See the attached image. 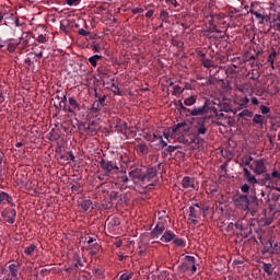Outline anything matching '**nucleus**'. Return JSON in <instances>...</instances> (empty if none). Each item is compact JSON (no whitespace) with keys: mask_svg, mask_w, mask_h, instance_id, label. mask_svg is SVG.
<instances>
[{"mask_svg":"<svg viewBox=\"0 0 280 280\" xmlns=\"http://www.w3.org/2000/svg\"><path fill=\"white\" fill-rule=\"evenodd\" d=\"M243 172L249 185H257V178L255 177V175L250 174V171H248V168H243Z\"/></svg>","mask_w":280,"mask_h":280,"instance_id":"1a4fd4ad","label":"nucleus"},{"mask_svg":"<svg viewBox=\"0 0 280 280\" xmlns=\"http://www.w3.org/2000/svg\"><path fill=\"white\" fill-rule=\"evenodd\" d=\"M262 270L268 275H272V265L271 264H264Z\"/></svg>","mask_w":280,"mask_h":280,"instance_id":"393cba45","label":"nucleus"},{"mask_svg":"<svg viewBox=\"0 0 280 280\" xmlns=\"http://www.w3.org/2000/svg\"><path fill=\"white\" fill-rule=\"evenodd\" d=\"M68 108L67 113H70L71 115H75V113H79L80 110V103L74 97L68 98Z\"/></svg>","mask_w":280,"mask_h":280,"instance_id":"39448f33","label":"nucleus"},{"mask_svg":"<svg viewBox=\"0 0 280 280\" xmlns=\"http://www.w3.org/2000/svg\"><path fill=\"white\" fill-rule=\"evenodd\" d=\"M278 139H279V141H280V132L278 133Z\"/></svg>","mask_w":280,"mask_h":280,"instance_id":"338daca9","label":"nucleus"},{"mask_svg":"<svg viewBox=\"0 0 280 280\" xmlns=\"http://www.w3.org/2000/svg\"><path fill=\"white\" fill-rule=\"evenodd\" d=\"M88 244H93V238H90V240L88 241Z\"/></svg>","mask_w":280,"mask_h":280,"instance_id":"13d9d810","label":"nucleus"},{"mask_svg":"<svg viewBox=\"0 0 280 280\" xmlns=\"http://www.w3.org/2000/svg\"><path fill=\"white\" fill-rule=\"evenodd\" d=\"M164 138H166L167 141H170V139H172V136H170V133H164Z\"/></svg>","mask_w":280,"mask_h":280,"instance_id":"864d4df0","label":"nucleus"},{"mask_svg":"<svg viewBox=\"0 0 280 280\" xmlns=\"http://www.w3.org/2000/svg\"><path fill=\"white\" fill-rule=\"evenodd\" d=\"M159 139H160V141H161L163 148H166L167 142H165V141L163 140V137H160Z\"/></svg>","mask_w":280,"mask_h":280,"instance_id":"49530a36","label":"nucleus"},{"mask_svg":"<svg viewBox=\"0 0 280 280\" xmlns=\"http://www.w3.org/2000/svg\"><path fill=\"white\" fill-rule=\"evenodd\" d=\"M101 167L106 172V174H110V172L119 170V166H117L116 163L105 160L101 161Z\"/></svg>","mask_w":280,"mask_h":280,"instance_id":"423d86ee","label":"nucleus"},{"mask_svg":"<svg viewBox=\"0 0 280 280\" xmlns=\"http://www.w3.org/2000/svg\"><path fill=\"white\" fill-rule=\"evenodd\" d=\"M171 1V3H172V5H174V8H178V1H176V0H170Z\"/></svg>","mask_w":280,"mask_h":280,"instance_id":"a18cd8bd","label":"nucleus"},{"mask_svg":"<svg viewBox=\"0 0 280 280\" xmlns=\"http://www.w3.org/2000/svg\"><path fill=\"white\" fill-rule=\"evenodd\" d=\"M12 202V197L7 192L0 191V205H10Z\"/></svg>","mask_w":280,"mask_h":280,"instance_id":"9b49d317","label":"nucleus"},{"mask_svg":"<svg viewBox=\"0 0 280 280\" xmlns=\"http://www.w3.org/2000/svg\"><path fill=\"white\" fill-rule=\"evenodd\" d=\"M250 14H254L256 19H264V15L257 11H255V2L250 4Z\"/></svg>","mask_w":280,"mask_h":280,"instance_id":"6ab92c4d","label":"nucleus"},{"mask_svg":"<svg viewBox=\"0 0 280 280\" xmlns=\"http://www.w3.org/2000/svg\"><path fill=\"white\" fill-rule=\"evenodd\" d=\"M234 202L238 207V209H242L243 211H246V209H248V205H250L248 196L246 195L238 196Z\"/></svg>","mask_w":280,"mask_h":280,"instance_id":"20e7f679","label":"nucleus"},{"mask_svg":"<svg viewBox=\"0 0 280 280\" xmlns=\"http://www.w3.org/2000/svg\"><path fill=\"white\" fill-rule=\"evenodd\" d=\"M81 207H82L83 211H89V209H91V207H93V202L91 200H84L81 203Z\"/></svg>","mask_w":280,"mask_h":280,"instance_id":"4be33fe9","label":"nucleus"},{"mask_svg":"<svg viewBox=\"0 0 280 280\" xmlns=\"http://www.w3.org/2000/svg\"><path fill=\"white\" fill-rule=\"evenodd\" d=\"M237 91H240V93H243V95H248V93H250V90L248 89V85H246V84L238 85Z\"/></svg>","mask_w":280,"mask_h":280,"instance_id":"412c9836","label":"nucleus"},{"mask_svg":"<svg viewBox=\"0 0 280 280\" xmlns=\"http://www.w3.org/2000/svg\"><path fill=\"white\" fill-rule=\"evenodd\" d=\"M114 224H119V220L115 219Z\"/></svg>","mask_w":280,"mask_h":280,"instance_id":"bf43d9fd","label":"nucleus"},{"mask_svg":"<svg viewBox=\"0 0 280 280\" xmlns=\"http://www.w3.org/2000/svg\"><path fill=\"white\" fill-rule=\"evenodd\" d=\"M243 172L249 185H257V178L255 177V175L250 174V171H248V168H243Z\"/></svg>","mask_w":280,"mask_h":280,"instance_id":"9d476101","label":"nucleus"},{"mask_svg":"<svg viewBox=\"0 0 280 280\" xmlns=\"http://www.w3.org/2000/svg\"><path fill=\"white\" fill-rule=\"evenodd\" d=\"M139 250H140V253H143V247L140 246V247H139Z\"/></svg>","mask_w":280,"mask_h":280,"instance_id":"e2e57ef3","label":"nucleus"},{"mask_svg":"<svg viewBox=\"0 0 280 280\" xmlns=\"http://www.w3.org/2000/svg\"><path fill=\"white\" fill-rule=\"evenodd\" d=\"M173 242L176 246H185V242L182 238H174Z\"/></svg>","mask_w":280,"mask_h":280,"instance_id":"2f4dec72","label":"nucleus"},{"mask_svg":"<svg viewBox=\"0 0 280 280\" xmlns=\"http://www.w3.org/2000/svg\"><path fill=\"white\" fill-rule=\"evenodd\" d=\"M174 237H176V234H174V232L166 231L164 235L161 237V241L167 243V242H172Z\"/></svg>","mask_w":280,"mask_h":280,"instance_id":"ddd939ff","label":"nucleus"},{"mask_svg":"<svg viewBox=\"0 0 280 280\" xmlns=\"http://www.w3.org/2000/svg\"><path fill=\"white\" fill-rule=\"evenodd\" d=\"M260 110H261L262 115H268V113H270V108L267 107L266 105H261Z\"/></svg>","mask_w":280,"mask_h":280,"instance_id":"f704fd0d","label":"nucleus"},{"mask_svg":"<svg viewBox=\"0 0 280 280\" xmlns=\"http://www.w3.org/2000/svg\"><path fill=\"white\" fill-rule=\"evenodd\" d=\"M192 117H199L200 115H205V107H196L190 112Z\"/></svg>","mask_w":280,"mask_h":280,"instance_id":"f3484780","label":"nucleus"},{"mask_svg":"<svg viewBox=\"0 0 280 280\" xmlns=\"http://www.w3.org/2000/svg\"><path fill=\"white\" fill-rule=\"evenodd\" d=\"M78 1H80V0H68L67 3L69 5H73V4L78 3Z\"/></svg>","mask_w":280,"mask_h":280,"instance_id":"37998d69","label":"nucleus"},{"mask_svg":"<svg viewBox=\"0 0 280 280\" xmlns=\"http://www.w3.org/2000/svg\"><path fill=\"white\" fill-rule=\"evenodd\" d=\"M163 231H165V226L156 225L155 229H153L152 231L153 237H159L161 234H163Z\"/></svg>","mask_w":280,"mask_h":280,"instance_id":"2eb2a0df","label":"nucleus"},{"mask_svg":"<svg viewBox=\"0 0 280 280\" xmlns=\"http://www.w3.org/2000/svg\"><path fill=\"white\" fill-rule=\"evenodd\" d=\"M145 178H154V172H152L151 170L148 171V175L145 176Z\"/></svg>","mask_w":280,"mask_h":280,"instance_id":"79ce46f5","label":"nucleus"},{"mask_svg":"<svg viewBox=\"0 0 280 280\" xmlns=\"http://www.w3.org/2000/svg\"><path fill=\"white\" fill-rule=\"evenodd\" d=\"M197 132H198V135H207V129L205 128V125H200L197 128Z\"/></svg>","mask_w":280,"mask_h":280,"instance_id":"c756f323","label":"nucleus"},{"mask_svg":"<svg viewBox=\"0 0 280 280\" xmlns=\"http://www.w3.org/2000/svg\"><path fill=\"white\" fill-rule=\"evenodd\" d=\"M242 104L241 106H243V108H246L248 102H250V98L248 96H245L241 100Z\"/></svg>","mask_w":280,"mask_h":280,"instance_id":"7c9ffc66","label":"nucleus"},{"mask_svg":"<svg viewBox=\"0 0 280 280\" xmlns=\"http://www.w3.org/2000/svg\"><path fill=\"white\" fill-rule=\"evenodd\" d=\"M100 49H102V47L100 45H94L93 46L94 51H100Z\"/></svg>","mask_w":280,"mask_h":280,"instance_id":"de8ad7c7","label":"nucleus"},{"mask_svg":"<svg viewBox=\"0 0 280 280\" xmlns=\"http://www.w3.org/2000/svg\"><path fill=\"white\" fill-rule=\"evenodd\" d=\"M89 62L92 65V67H97V61L93 57L89 58Z\"/></svg>","mask_w":280,"mask_h":280,"instance_id":"ea45409f","label":"nucleus"},{"mask_svg":"<svg viewBox=\"0 0 280 280\" xmlns=\"http://www.w3.org/2000/svg\"><path fill=\"white\" fill-rule=\"evenodd\" d=\"M21 145H23V143H21V142H18V143L15 144V147H18V148H21Z\"/></svg>","mask_w":280,"mask_h":280,"instance_id":"6e6d98bb","label":"nucleus"},{"mask_svg":"<svg viewBox=\"0 0 280 280\" xmlns=\"http://www.w3.org/2000/svg\"><path fill=\"white\" fill-rule=\"evenodd\" d=\"M209 209L200 207V205L196 203L195 206L189 208V219L194 224H198V220L200 218H205Z\"/></svg>","mask_w":280,"mask_h":280,"instance_id":"f257e3e1","label":"nucleus"},{"mask_svg":"<svg viewBox=\"0 0 280 280\" xmlns=\"http://www.w3.org/2000/svg\"><path fill=\"white\" fill-rule=\"evenodd\" d=\"M249 189H250V186H248L247 184H244V185L242 186V191H243L244 194H248Z\"/></svg>","mask_w":280,"mask_h":280,"instance_id":"4c0bfd02","label":"nucleus"},{"mask_svg":"<svg viewBox=\"0 0 280 280\" xmlns=\"http://www.w3.org/2000/svg\"><path fill=\"white\" fill-rule=\"evenodd\" d=\"M184 126H187V124L180 122V124H177L176 126H174L172 128V136L174 137L176 135V132H178L180 130V128H183Z\"/></svg>","mask_w":280,"mask_h":280,"instance_id":"5701e85b","label":"nucleus"},{"mask_svg":"<svg viewBox=\"0 0 280 280\" xmlns=\"http://www.w3.org/2000/svg\"><path fill=\"white\" fill-rule=\"evenodd\" d=\"M213 63L211 62V60L205 59L203 60V67H206L207 69H209Z\"/></svg>","mask_w":280,"mask_h":280,"instance_id":"e433bc0d","label":"nucleus"},{"mask_svg":"<svg viewBox=\"0 0 280 280\" xmlns=\"http://www.w3.org/2000/svg\"><path fill=\"white\" fill-rule=\"evenodd\" d=\"M250 102H252V104L254 106H258L259 105V100H257V97H255V96L250 98Z\"/></svg>","mask_w":280,"mask_h":280,"instance_id":"a19ab883","label":"nucleus"},{"mask_svg":"<svg viewBox=\"0 0 280 280\" xmlns=\"http://www.w3.org/2000/svg\"><path fill=\"white\" fill-rule=\"evenodd\" d=\"M264 180L269 185H276L280 180V172L273 168L271 174H265Z\"/></svg>","mask_w":280,"mask_h":280,"instance_id":"7ed1b4c3","label":"nucleus"},{"mask_svg":"<svg viewBox=\"0 0 280 280\" xmlns=\"http://www.w3.org/2000/svg\"><path fill=\"white\" fill-rule=\"evenodd\" d=\"M254 124H264V118L261 115L256 114L253 118Z\"/></svg>","mask_w":280,"mask_h":280,"instance_id":"c85d7f7f","label":"nucleus"},{"mask_svg":"<svg viewBox=\"0 0 280 280\" xmlns=\"http://www.w3.org/2000/svg\"><path fill=\"white\" fill-rule=\"evenodd\" d=\"M1 280H12V279H10V278H5V279H1Z\"/></svg>","mask_w":280,"mask_h":280,"instance_id":"69168bd1","label":"nucleus"},{"mask_svg":"<svg viewBox=\"0 0 280 280\" xmlns=\"http://www.w3.org/2000/svg\"><path fill=\"white\" fill-rule=\"evenodd\" d=\"M2 215L5 222H9V224H14V220H16V210L10 209L8 211L2 212Z\"/></svg>","mask_w":280,"mask_h":280,"instance_id":"0eeeda50","label":"nucleus"},{"mask_svg":"<svg viewBox=\"0 0 280 280\" xmlns=\"http://www.w3.org/2000/svg\"><path fill=\"white\" fill-rule=\"evenodd\" d=\"M276 58H277V50L272 49L271 54L268 57V62L270 63L271 69H275Z\"/></svg>","mask_w":280,"mask_h":280,"instance_id":"a211bd4d","label":"nucleus"},{"mask_svg":"<svg viewBox=\"0 0 280 280\" xmlns=\"http://www.w3.org/2000/svg\"><path fill=\"white\" fill-rule=\"evenodd\" d=\"M5 102V96H3V93L0 91V104H3Z\"/></svg>","mask_w":280,"mask_h":280,"instance_id":"c03bdc74","label":"nucleus"},{"mask_svg":"<svg viewBox=\"0 0 280 280\" xmlns=\"http://www.w3.org/2000/svg\"><path fill=\"white\" fill-rule=\"evenodd\" d=\"M3 163V156L0 155V165Z\"/></svg>","mask_w":280,"mask_h":280,"instance_id":"680f3d73","label":"nucleus"},{"mask_svg":"<svg viewBox=\"0 0 280 280\" xmlns=\"http://www.w3.org/2000/svg\"><path fill=\"white\" fill-rule=\"evenodd\" d=\"M70 159H71V161H73V160H74V158H73V153H70Z\"/></svg>","mask_w":280,"mask_h":280,"instance_id":"052dcab7","label":"nucleus"},{"mask_svg":"<svg viewBox=\"0 0 280 280\" xmlns=\"http://www.w3.org/2000/svg\"><path fill=\"white\" fill-rule=\"evenodd\" d=\"M96 102H101V104H104V102H106V96L101 97V98L97 100Z\"/></svg>","mask_w":280,"mask_h":280,"instance_id":"8fccbe9b","label":"nucleus"},{"mask_svg":"<svg viewBox=\"0 0 280 280\" xmlns=\"http://www.w3.org/2000/svg\"><path fill=\"white\" fill-rule=\"evenodd\" d=\"M37 43H47V35H38Z\"/></svg>","mask_w":280,"mask_h":280,"instance_id":"473e14b6","label":"nucleus"},{"mask_svg":"<svg viewBox=\"0 0 280 280\" xmlns=\"http://www.w3.org/2000/svg\"><path fill=\"white\" fill-rule=\"evenodd\" d=\"M92 58L97 61V60L102 59V56H100V55H94V56H92Z\"/></svg>","mask_w":280,"mask_h":280,"instance_id":"3c124183","label":"nucleus"},{"mask_svg":"<svg viewBox=\"0 0 280 280\" xmlns=\"http://www.w3.org/2000/svg\"><path fill=\"white\" fill-rule=\"evenodd\" d=\"M244 222H245L244 220H241V221L236 222L235 226L238 231L248 230V225H246Z\"/></svg>","mask_w":280,"mask_h":280,"instance_id":"aec40b11","label":"nucleus"},{"mask_svg":"<svg viewBox=\"0 0 280 280\" xmlns=\"http://www.w3.org/2000/svg\"><path fill=\"white\" fill-rule=\"evenodd\" d=\"M153 12L152 11H148L145 16H148L150 19V16H152Z\"/></svg>","mask_w":280,"mask_h":280,"instance_id":"5fc2aeb1","label":"nucleus"},{"mask_svg":"<svg viewBox=\"0 0 280 280\" xmlns=\"http://www.w3.org/2000/svg\"><path fill=\"white\" fill-rule=\"evenodd\" d=\"M122 183H128V176L120 177Z\"/></svg>","mask_w":280,"mask_h":280,"instance_id":"603ef678","label":"nucleus"},{"mask_svg":"<svg viewBox=\"0 0 280 280\" xmlns=\"http://www.w3.org/2000/svg\"><path fill=\"white\" fill-rule=\"evenodd\" d=\"M35 250H36V246L30 245L28 247L25 248L24 253L25 255L30 256V255H34Z\"/></svg>","mask_w":280,"mask_h":280,"instance_id":"a878e982","label":"nucleus"},{"mask_svg":"<svg viewBox=\"0 0 280 280\" xmlns=\"http://www.w3.org/2000/svg\"><path fill=\"white\" fill-rule=\"evenodd\" d=\"M1 21H3V16H2V15H0V22H1Z\"/></svg>","mask_w":280,"mask_h":280,"instance_id":"0e129e2a","label":"nucleus"},{"mask_svg":"<svg viewBox=\"0 0 280 280\" xmlns=\"http://www.w3.org/2000/svg\"><path fill=\"white\" fill-rule=\"evenodd\" d=\"M80 36H89V32L84 28L79 30Z\"/></svg>","mask_w":280,"mask_h":280,"instance_id":"58836bf2","label":"nucleus"},{"mask_svg":"<svg viewBox=\"0 0 280 280\" xmlns=\"http://www.w3.org/2000/svg\"><path fill=\"white\" fill-rule=\"evenodd\" d=\"M247 233H252L250 229L247 231Z\"/></svg>","mask_w":280,"mask_h":280,"instance_id":"774afa93","label":"nucleus"},{"mask_svg":"<svg viewBox=\"0 0 280 280\" xmlns=\"http://www.w3.org/2000/svg\"><path fill=\"white\" fill-rule=\"evenodd\" d=\"M59 108H62L67 113V96H63L62 100L59 102Z\"/></svg>","mask_w":280,"mask_h":280,"instance_id":"bb28decb","label":"nucleus"},{"mask_svg":"<svg viewBox=\"0 0 280 280\" xmlns=\"http://www.w3.org/2000/svg\"><path fill=\"white\" fill-rule=\"evenodd\" d=\"M102 108H104V104H102V102L100 101H94L90 113H100V110H102Z\"/></svg>","mask_w":280,"mask_h":280,"instance_id":"f8f14e48","label":"nucleus"},{"mask_svg":"<svg viewBox=\"0 0 280 280\" xmlns=\"http://www.w3.org/2000/svg\"><path fill=\"white\" fill-rule=\"evenodd\" d=\"M132 279V273H122L120 280H130Z\"/></svg>","mask_w":280,"mask_h":280,"instance_id":"c9c22d12","label":"nucleus"},{"mask_svg":"<svg viewBox=\"0 0 280 280\" xmlns=\"http://www.w3.org/2000/svg\"><path fill=\"white\" fill-rule=\"evenodd\" d=\"M184 104L186 106H194V104H196V96H189L184 101Z\"/></svg>","mask_w":280,"mask_h":280,"instance_id":"b1692460","label":"nucleus"},{"mask_svg":"<svg viewBox=\"0 0 280 280\" xmlns=\"http://www.w3.org/2000/svg\"><path fill=\"white\" fill-rule=\"evenodd\" d=\"M36 56H37V58H43V52H39Z\"/></svg>","mask_w":280,"mask_h":280,"instance_id":"4d7b16f0","label":"nucleus"},{"mask_svg":"<svg viewBox=\"0 0 280 280\" xmlns=\"http://www.w3.org/2000/svg\"><path fill=\"white\" fill-rule=\"evenodd\" d=\"M182 185L184 189H188V191H192V189H196V186L194 185V180L189 177H184Z\"/></svg>","mask_w":280,"mask_h":280,"instance_id":"6e6552de","label":"nucleus"},{"mask_svg":"<svg viewBox=\"0 0 280 280\" xmlns=\"http://www.w3.org/2000/svg\"><path fill=\"white\" fill-rule=\"evenodd\" d=\"M190 266L187 262H184L179 269L182 272H187V270H189Z\"/></svg>","mask_w":280,"mask_h":280,"instance_id":"72a5a7b5","label":"nucleus"},{"mask_svg":"<svg viewBox=\"0 0 280 280\" xmlns=\"http://www.w3.org/2000/svg\"><path fill=\"white\" fill-rule=\"evenodd\" d=\"M136 150L139 152V154H148V145H145V143L137 144Z\"/></svg>","mask_w":280,"mask_h":280,"instance_id":"dca6fc26","label":"nucleus"},{"mask_svg":"<svg viewBox=\"0 0 280 280\" xmlns=\"http://www.w3.org/2000/svg\"><path fill=\"white\" fill-rule=\"evenodd\" d=\"M190 268H191V272H196V270H198L196 267V264L190 265Z\"/></svg>","mask_w":280,"mask_h":280,"instance_id":"09e8293b","label":"nucleus"},{"mask_svg":"<svg viewBox=\"0 0 280 280\" xmlns=\"http://www.w3.org/2000/svg\"><path fill=\"white\" fill-rule=\"evenodd\" d=\"M10 275L13 279H16L19 277V266L12 264L9 266Z\"/></svg>","mask_w":280,"mask_h":280,"instance_id":"4468645a","label":"nucleus"},{"mask_svg":"<svg viewBox=\"0 0 280 280\" xmlns=\"http://www.w3.org/2000/svg\"><path fill=\"white\" fill-rule=\"evenodd\" d=\"M250 170H253L254 174L257 176H261V174H266V162L264 160H256L253 164L249 165Z\"/></svg>","mask_w":280,"mask_h":280,"instance_id":"f03ea898","label":"nucleus"},{"mask_svg":"<svg viewBox=\"0 0 280 280\" xmlns=\"http://www.w3.org/2000/svg\"><path fill=\"white\" fill-rule=\"evenodd\" d=\"M185 259H186V264L188 266L196 264V257H194V256H185Z\"/></svg>","mask_w":280,"mask_h":280,"instance_id":"cd10ccee","label":"nucleus"}]
</instances>
